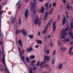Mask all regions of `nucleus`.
<instances>
[{
    "instance_id": "f257e3e1",
    "label": "nucleus",
    "mask_w": 73,
    "mask_h": 73,
    "mask_svg": "<svg viewBox=\"0 0 73 73\" xmlns=\"http://www.w3.org/2000/svg\"><path fill=\"white\" fill-rule=\"evenodd\" d=\"M18 49L19 51V55L20 57L21 58L22 61H23V62H24V57H25V56L24 55L22 56V54H23L24 53V51H25V50H23L22 51H21V48H20V47H19L18 46Z\"/></svg>"
},
{
    "instance_id": "f03ea898",
    "label": "nucleus",
    "mask_w": 73,
    "mask_h": 73,
    "mask_svg": "<svg viewBox=\"0 0 73 73\" xmlns=\"http://www.w3.org/2000/svg\"><path fill=\"white\" fill-rule=\"evenodd\" d=\"M52 19H50L48 23L47 24L46 27H45V29L43 31L42 33L43 34H45L46 31H47V29H48V28L49 27V25L52 24Z\"/></svg>"
},
{
    "instance_id": "7ed1b4c3",
    "label": "nucleus",
    "mask_w": 73,
    "mask_h": 73,
    "mask_svg": "<svg viewBox=\"0 0 73 73\" xmlns=\"http://www.w3.org/2000/svg\"><path fill=\"white\" fill-rule=\"evenodd\" d=\"M33 3L31 2V8L32 11H33V9H34L36 7V0H33Z\"/></svg>"
},
{
    "instance_id": "20e7f679",
    "label": "nucleus",
    "mask_w": 73,
    "mask_h": 73,
    "mask_svg": "<svg viewBox=\"0 0 73 73\" xmlns=\"http://www.w3.org/2000/svg\"><path fill=\"white\" fill-rule=\"evenodd\" d=\"M66 48L64 47L63 46H62L60 48V52H65L66 51Z\"/></svg>"
},
{
    "instance_id": "39448f33",
    "label": "nucleus",
    "mask_w": 73,
    "mask_h": 73,
    "mask_svg": "<svg viewBox=\"0 0 73 73\" xmlns=\"http://www.w3.org/2000/svg\"><path fill=\"white\" fill-rule=\"evenodd\" d=\"M32 70H33V71L34 70H36V67L34 66L32 68H30L29 71V72L30 73H33Z\"/></svg>"
},
{
    "instance_id": "423d86ee",
    "label": "nucleus",
    "mask_w": 73,
    "mask_h": 73,
    "mask_svg": "<svg viewBox=\"0 0 73 73\" xmlns=\"http://www.w3.org/2000/svg\"><path fill=\"white\" fill-rule=\"evenodd\" d=\"M5 55H3V57L1 60V62H3L5 66H6V64H5Z\"/></svg>"
},
{
    "instance_id": "0eeeda50",
    "label": "nucleus",
    "mask_w": 73,
    "mask_h": 73,
    "mask_svg": "<svg viewBox=\"0 0 73 73\" xmlns=\"http://www.w3.org/2000/svg\"><path fill=\"white\" fill-rule=\"evenodd\" d=\"M21 32L23 35L24 36H27V33L26 31V30L24 29L21 31Z\"/></svg>"
},
{
    "instance_id": "6e6552de",
    "label": "nucleus",
    "mask_w": 73,
    "mask_h": 73,
    "mask_svg": "<svg viewBox=\"0 0 73 73\" xmlns=\"http://www.w3.org/2000/svg\"><path fill=\"white\" fill-rule=\"evenodd\" d=\"M45 63H46L45 62V61H43L40 64L39 66L40 67V68L42 69V66H43L44 65V64H45Z\"/></svg>"
},
{
    "instance_id": "1a4fd4ad",
    "label": "nucleus",
    "mask_w": 73,
    "mask_h": 73,
    "mask_svg": "<svg viewBox=\"0 0 73 73\" xmlns=\"http://www.w3.org/2000/svg\"><path fill=\"white\" fill-rule=\"evenodd\" d=\"M44 61H45V62H46V60H50V57H49V56H44Z\"/></svg>"
},
{
    "instance_id": "9d476101",
    "label": "nucleus",
    "mask_w": 73,
    "mask_h": 73,
    "mask_svg": "<svg viewBox=\"0 0 73 73\" xmlns=\"http://www.w3.org/2000/svg\"><path fill=\"white\" fill-rule=\"evenodd\" d=\"M28 10H26L25 12V18H28Z\"/></svg>"
},
{
    "instance_id": "9b49d317",
    "label": "nucleus",
    "mask_w": 73,
    "mask_h": 73,
    "mask_svg": "<svg viewBox=\"0 0 73 73\" xmlns=\"http://www.w3.org/2000/svg\"><path fill=\"white\" fill-rule=\"evenodd\" d=\"M66 17H64L62 21V25H64V24H65L66 23Z\"/></svg>"
},
{
    "instance_id": "f8f14e48",
    "label": "nucleus",
    "mask_w": 73,
    "mask_h": 73,
    "mask_svg": "<svg viewBox=\"0 0 73 73\" xmlns=\"http://www.w3.org/2000/svg\"><path fill=\"white\" fill-rule=\"evenodd\" d=\"M56 24L55 23H54L52 25L53 27V30L54 32L55 31H56V26H55Z\"/></svg>"
},
{
    "instance_id": "ddd939ff",
    "label": "nucleus",
    "mask_w": 73,
    "mask_h": 73,
    "mask_svg": "<svg viewBox=\"0 0 73 73\" xmlns=\"http://www.w3.org/2000/svg\"><path fill=\"white\" fill-rule=\"evenodd\" d=\"M27 52H30L32 51V50H33V48H27Z\"/></svg>"
},
{
    "instance_id": "4468645a",
    "label": "nucleus",
    "mask_w": 73,
    "mask_h": 73,
    "mask_svg": "<svg viewBox=\"0 0 73 73\" xmlns=\"http://www.w3.org/2000/svg\"><path fill=\"white\" fill-rule=\"evenodd\" d=\"M19 44L20 45V47H23V43L21 41V40L20 39L18 41Z\"/></svg>"
},
{
    "instance_id": "2eb2a0df",
    "label": "nucleus",
    "mask_w": 73,
    "mask_h": 73,
    "mask_svg": "<svg viewBox=\"0 0 73 73\" xmlns=\"http://www.w3.org/2000/svg\"><path fill=\"white\" fill-rule=\"evenodd\" d=\"M53 11V8H51L49 13V15H51L52 14V12Z\"/></svg>"
},
{
    "instance_id": "dca6fc26",
    "label": "nucleus",
    "mask_w": 73,
    "mask_h": 73,
    "mask_svg": "<svg viewBox=\"0 0 73 73\" xmlns=\"http://www.w3.org/2000/svg\"><path fill=\"white\" fill-rule=\"evenodd\" d=\"M16 19V17H14L13 18L11 19V23L12 24H13V23H14V22H15V19Z\"/></svg>"
},
{
    "instance_id": "f3484780",
    "label": "nucleus",
    "mask_w": 73,
    "mask_h": 73,
    "mask_svg": "<svg viewBox=\"0 0 73 73\" xmlns=\"http://www.w3.org/2000/svg\"><path fill=\"white\" fill-rule=\"evenodd\" d=\"M38 19L36 18V19L34 21V23L35 25H37L38 24Z\"/></svg>"
},
{
    "instance_id": "a211bd4d",
    "label": "nucleus",
    "mask_w": 73,
    "mask_h": 73,
    "mask_svg": "<svg viewBox=\"0 0 73 73\" xmlns=\"http://www.w3.org/2000/svg\"><path fill=\"white\" fill-rule=\"evenodd\" d=\"M48 5H49V3H47L45 5V6L46 8V10L47 11L48 9Z\"/></svg>"
},
{
    "instance_id": "6ab92c4d",
    "label": "nucleus",
    "mask_w": 73,
    "mask_h": 73,
    "mask_svg": "<svg viewBox=\"0 0 73 73\" xmlns=\"http://www.w3.org/2000/svg\"><path fill=\"white\" fill-rule=\"evenodd\" d=\"M45 11V8L44 7H41V13H44Z\"/></svg>"
},
{
    "instance_id": "aec40b11",
    "label": "nucleus",
    "mask_w": 73,
    "mask_h": 73,
    "mask_svg": "<svg viewBox=\"0 0 73 73\" xmlns=\"http://www.w3.org/2000/svg\"><path fill=\"white\" fill-rule=\"evenodd\" d=\"M62 66H63V64L62 63L60 64L58 66V68L59 69H61L62 68Z\"/></svg>"
},
{
    "instance_id": "412c9836",
    "label": "nucleus",
    "mask_w": 73,
    "mask_h": 73,
    "mask_svg": "<svg viewBox=\"0 0 73 73\" xmlns=\"http://www.w3.org/2000/svg\"><path fill=\"white\" fill-rule=\"evenodd\" d=\"M70 26L71 29H72L73 28V23H72V22L70 23Z\"/></svg>"
},
{
    "instance_id": "4be33fe9",
    "label": "nucleus",
    "mask_w": 73,
    "mask_h": 73,
    "mask_svg": "<svg viewBox=\"0 0 73 73\" xmlns=\"http://www.w3.org/2000/svg\"><path fill=\"white\" fill-rule=\"evenodd\" d=\"M48 13L49 12L48 11H47L45 12L44 16V17H45V18H46V17H47V16L48 15Z\"/></svg>"
},
{
    "instance_id": "5701e85b",
    "label": "nucleus",
    "mask_w": 73,
    "mask_h": 73,
    "mask_svg": "<svg viewBox=\"0 0 73 73\" xmlns=\"http://www.w3.org/2000/svg\"><path fill=\"white\" fill-rule=\"evenodd\" d=\"M69 41V39L68 38L67 39H65L63 40L64 42H68Z\"/></svg>"
},
{
    "instance_id": "b1692460",
    "label": "nucleus",
    "mask_w": 73,
    "mask_h": 73,
    "mask_svg": "<svg viewBox=\"0 0 73 73\" xmlns=\"http://www.w3.org/2000/svg\"><path fill=\"white\" fill-rule=\"evenodd\" d=\"M21 32V31L20 30H17L15 31V33L16 35H18L19 33H20Z\"/></svg>"
},
{
    "instance_id": "393cba45",
    "label": "nucleus",
    "mask_w": 73,
    "mask_h": 73,
    "mask_svg": "<svg viewBox=\"0 0 73 73\" xmlns=\"http://www.w3.org/2000/svg\"><path fill=\"white\" fill-rule=\"evenodd\" d=\"M0 35L1 37H3V36H4V34H3V33L1 32V27H0Z\"/></svg>"
},
{
    "instance_id": "a878e982",
    "label": "nucleus",
    "mask_w": 73,
    "mask_h": 73,
    "mask_svg": "<svg viewBox=\"0 0 73 73\" xmlns=\"http://www.w3.org/2000/svg\"><path fill=\"white\" fill-rule=\"evenodd\" d=\"M26 58L27 62H30V59H29V58L28 57H26Z\"/></svg>"
},
{
    "instance_id": "bb28decb",
    "label": "nucleus",
    "mask_w": 73,
    "mask_h": 73,
    "mask_svg": "<svg viewBox=\"0 0 73 73\" xmlns=\"http://www.w3.org/2000/svg\"><path fill=\"white\" fill-rule=\"evenodd\" d=\"M63 36H67V35H68V33H67V32L65 31L63 33Z\"/></svg>"
},
{
    "instance_id": "cd10ccee",
    "label": "nucleus",
    "mask_w": 73,
    "mask_h": 73,
    "mask_svg": "<svg viewBox=\"0 0 73 73\" xmlns=\"http://www.w3.org/2000/svg\"><path fill=\"white\" fill-rule=\"evenodd\" d=\"M72 49H73V46L71 47L69 50V54H70L71 53V50H72Z\"/></svg>"
},
{
    "instance_id": "c85d7f7f",
    "label": "nucleus",
    "mask_w": 73,
    "mask_h": 73,
    "mask_svg": "<svg viewBox=\"0 0 73 73\" xmlns=\"http://www.w3.org/2000/svg\"><path fill=\"white\" fill-rule=\"evenodd\" d=\"M37 43L39 44H42V41L41 40H38L37 41Z\"/></svg>"
},
{
    "instance_id": "c756f323",
    "label": "nucleus",
    "mask_w": 73,
    "mask_h": 73,
    "mask_svg": "<svg viewBox=\"0 0 73 73\" xmlns=\"http://www.w3.org/2000/svg\"><path fill=\"white\" fill-rule=\"evenodd\" d=\"M52 65H53L55 63V59L53 58L52 60Z\"/></svg>"
},
{
    "instance_id": "7c9ffc66",
    "label": "nucleus",
    "mask_w": 73,
    "mask_h": 73,
    "mask_svg": "<svg viewBox=\"0 0 73 73\" xmlns=\"http://www.w3.org/2000/svg\"><path fill=\"white\" fill-rule=\"evenodd\" d=\"M28 37L30 38H33V35H29L28 36Z\"/></svg>"
},
{
    "instance_id": "2f4dec72",
    "label": "nucleus",
    "mask_w": 73,
    "mask_h": 73,
    "mask_svg": "<svg viewBox=\"0 0 73 73\" xmlns=\"http://www.w3.org/2000/svg\"><path fill=\"white\" fill-rule=\"evenodd\" d=\"M68 31V27H67L64 30H63V32H66Z\"/></svg>"
},
{
    "instance_id": "473e14b6",
    "label": "nucleus",
    "mask_w": 73,
    "mask_h": 73,
    "mask_svg": "<svg viewBox=\"0 0 73 73\" xmlns=\"http://www.w3.org/2000/svg\"><path fill=\"white\" fill-rule=\"evenodd\" d=\"M40 61H38L36 63V66L37 67H38V66L40 65Z\"/></svg>"
},
{
    "instance_id": "72a5a7b5",
    "label": "nucleus",
    "mask_w": 73,
    "mask_h": 73,
    "mask_svg": "<svg viewBox=\"0 0 73 73\" xmlns=\"http://www.w3.org/2000/svg\"><path fill=\"white\" fill-rule=\"evenodd\" d=\"M45 67H46V68H48V65L46 64H45L43 66H42V68H45Z\"/></svg>"
},
{
    "instance_id": "f704fd0d",
    "label": "nucleus",
    "mask_w": 73,
    "mask_h": 73,
    "mask_svg": "<svg viewBox=\"0 0 73 73\" xmlns=\"http://www.w3.org/2000/svg\"><path fill=\"white\" fill-rule=\"evenodd\" d=\"M45 52L46 54H49V50H47Z\"/></svg>"
},
{
    "instance_id": "c9c22d12",
    "label": "nucleus",
    "mask_w": 73,
    "mask_h": 73,
    "mask_svg": "<svg viewBox=\"0 0 73 73\" xmlns=\"http://www.w3.org/2000/svg\"><path fill=\"white\" fill-rule=\"evenodd\" d=\"M68 34L69 36H70L73 35V33L72 32H69L68 33Z\"/></svg>"
},
{
    "instance_id": "e433bc0d",
    "label": "nucleus",
    "mask_w": 73,
    "mask_h": 73,
    "mask_svg": "<svg viewBox=\"0 0 73 73\" xmlns=\"http://www.w3.org/2000/svg\"><path fill=\"white\" fill-rule=\"evenodd\" d=\"M66 8L68 10H70V7L69 6L68 4H67L66 5Z\"/></svg>"
},
{
    "instance_id": "4c0bfd02",
    "label": "nucleus",
    "mask_w": 73,
    "mask_h": 73,
    "mask_svg": "<svg viewBox=\"0 0 73 73\" xmlns=\"http://www.w3.org/2000/svg\"><path fill=\"white\" fill-rule=\"evenodd\" d=\"M21 2V1L20 0H19L18 2H17V3L16 4V6H17V5H19L20 4V2Z\"/></svg>"
},
{
    "instance_id": "58836bf2",
    "label": "nucleus",
    "mask_w": 73,
    "mask_h": 73,
    "mask_svg": "<svg viewBox=\"0 0 73 73\" xmlns=\"http://www.w3.org/2000/svg\"><path fill=\"white\" fill-rule=\"evenodd\" d=\"M4 11H3V10H0V14L1 15H3V12H4Z\"/></svg>"
},
{
    "instance_id": "ea45409f",
    "label": "nucleus",
    "mask_w": 73,
    "mask_h": 73,
    "mask_svg": "<svg viewBox=\"0 0 73 73\" xmlns=\"http://www.w3.org/2000/svg\"><path fill=\"white\" fill-rule=\"evenodd\" d=\"M35 57V56L34 55H31V59H34Z\"/></svg>"
},
{
    "instance_id": "a19ab883",
    "label": "nucleus",
    "mask_w": 73,
    "mask_h": 73,
    "mask_svg": "<svg viewBox=\"0 0 73 73\" xmlns=\"http://www.w3.org/2000/svg\"><path fill=\"white\" fill-rule=\"evenodd\" d=\"M35 62H36V60H34L31 61L32 64H34Z\"/></svg>"
},
{
    "instance_id": "79ce46f5",
    "label": "nucleus",
    "mask_w": 73,
    "mask_h": 73,
    "mask_svg": "<svg viewBox=\"0 0 73 73\" xmlns=\"http://www.w3.org/2000/svg\"><path fill=\"white\" fill-rule=\"evenodd\" d=\"M19 24H21V19H19Z\"/></svg>"
},
{
    "instance_id": "37998d69",
    "label": "nucleus",
    "mask_w": 73,
    "mask_h": 73,
    "mask_svg": "<svg viewBox=\"0 0 73 73\" xmlns=\"http://www.w3.org/2000/svg\"><path fill=\"white\" fill-rule=\"evenodd\" d=\"M0 70L1 71H3V68H2V67H1V66H0Z\"/></svg>"
},
{
    "instance_id": "c03bdc74",
    "label": "nucleus",
    "mask_w": 73,
    "mask_h": 73,
    "mask_svg": "<svg viewBox=\"0 0 73 73\" xmlns=\"http://www.w3.org/2000/svg\"><path fill=\"white\" fill-rule=\"evenodd\" d=\"M2 49L3 51V52H2V55H4V50L3 49V47H2Z\"/></svg>"
},
{
    "instance_id": "a18cd8bd",
    "label": "nucleus",
    "mask_w": 73,
    "mask_h": 73,
    "mask_svg": "<svg viewBox=\"0 0 73 73\" xmlns=\"http://www.w3.org/2000/svg\"><path fill=\"white\" fill-rule=\"evenodd\" d=\"M66 37L64 36L63 35H62L61 36V38H62V39H64V38H65Z\"/></svg>"
},
{
    "instance_id": "49530a36",
    "label": "nucleus",
    "mask_w": 73,
    "mask_h": 73,
    "mask_svg": "<svg viewBox=\"0 0 73 73\" xmlns=\"http://www.w3.org/2000/svg\"><path fill=\"white\" fill-rule=\"evenodd\" d=\"M21 8V5H19L17 7V9H20Z\"/></svg>"
},
{
    "instance_id": "de8ad7c7",
    "label": "nucleus",
    "mask_w": 73,
    "mask_h": 73,
    "mask_svg": "<svg viewBox=\"0 0 73 73\" xmlns=\"http://www.w3.org/2000/svg\"><path fill=\"white\" fill-rule=\"evenodd\" d=\"M36 11L35 10H34L33 11V15H35V13H36Z\"/></svg>"
},
{
    "instance_id": "09e8293b",
    "label": "nucleus",
    "mask_w": 73,
    "mask_h": 73,
    "mask_svg": "<svg viewBox=\"0 0 73 73\" xmlns=\"http://www.w3.org/2000/svg\"><path fill=\"white\" fill-rule=\"evenodd\" d=\"M56 52V50H54L53 52V54L54 56L55 55V53Z\"/></svg>"
},
{
    "instance_id": "8fccbe9b",
    "label": "nucleus",
    "mask_w": 73,
    "mask_h": 73,
    "mask_svg": "<svg viewBox=\"0 0 73 73\" xmlns=\"http://www.w3.org/2000/svg\"><path fill=\"white\" fill-rule=\"evenodd\" d=\"M60 15H58V17H57V18L58 20H60Z\"/></svg>"
},
{
    "instance_id": "3c124183",
    "label": "nucleus",
    "mask_w": 73,
    "mask_h": 73,
    "mask_svg": "<svg viewBox=\"0 0 73 73\" xmlns=\"http://www.w3.org/2000/svg\"><path fill=\"white\" fill-rule=\"evenodd\" d=\"M44 41H47V39L46 38H44Z\"/></svg>"
},
{
    "instance_id": "603ef678",
    "label": "nucleus",
    "mask_w": 73,
    "mask_h": 73,
    "mask_svg": "<svg viewBox=\"0 0 73 73\" xmlns=\"http://www.w3.org/2000/svg\"><path fill=\"white\" fill-rule=\"evenodd\" d=\"M49 8H51V7H52V4H51V3H50L49 4Z\"/></svg>"
},
{
    "instance_id": "864d4df0",
    "label": "nucleus",
    "mask_w": 73,
    "mask_h": 73,
    "mask_svg": "<svg viewBox=\"0 0 73 73\" xmlns=\"http://www.w3.org/2000/svg\"><path fill=\"white\" fill-rule=\"evenodd\" d=\"M56 4L55 3H53L52 4V5H53L54 7H55V6H56Z\"/></svg>"
},
{
    "instance_id": "5fc2aeb1",
    "label": "nucleus",
    "mask_w": 73,
    "mask_h": 73,
    "mask_svg": "<svg viewBox=\"0 0 73 73\" xmlns=\"http://www.w3.org/2000/svg\"><path fill=\"white\" fill-rule=\"evenodd\" d=\"M40 25H41V22H38V26H40Z\"/></svg>"
},
{
    "instance_id": "6e6d98bb",
    "label": "nucleus",
    "mask_w": 73,
    "mask_h": 73,
    "mask_svg": "<svg viewBox=\"0 0 73 73\" xmlns=\"http://www.w3.org/2000/svg\"><path fill=\"white\" fill-rule=\"evenodd\" d=\"M46 47L45 46L44 47V51H46Z\"/></svg>"
},
{
    "instance_id": "4d7b16f0",
    "label": "nucleus",
    "mask_w": 73,
    "mask_h": 73,
    "mask_svg": "<svg viewBox=\"0 0 73 73\" xmlns=\"http://www.w3.org/2000/svg\"><path fill=\"white\" fill-rule=\"evenodd\" d=\"M50 46H51V47H52V46H53V43H50Z\"/></svg>"
},
{
    "instance_id": "13d9d810",
    "label": "nucleus",
    "mask_w": 73,
    "mask_h": 73,
    "mask_svg": "<svg viewBox=\"0 0 73 73\" xmlns=\"http://www.w3.org/2000/svg\"><path fill=\"white\" fill-rule=\"evenodd\" d=\"M63 1L64 4L66 3V0H63Z\"/></svg>"
},
{
    "instance_id": "bf43d9fd",
    "label": "nucleus",
    "mask_w": 73,
    "mask_h": 73,
    "mask_svg": "<svg viewBox=\"0 0 73 73\" xmlns=\"http://www.w3.org/2000/svg\"><path fill=\"white\" fill-rule=\"evenodd\" d=\"M38 46H38V45H36L35 46L36 48H38Z\"/></svg>"
},
{
    "instance_id": "052dcab7",
    "label": "nucleus",
    "mask_w": 73,
    "mask_h": 73,
    "mask_svg": "<svg viewBox=\"0 0 73 73\" xmlns=\"http://www.w3.org/2000/svg\"><path fill=\"white\" fill-rule=\"evenodd\" d=\"M58 45L60 46V45H61V43L59 42H58Z\"/></svg>"
},
{
    "instance_id": "680f3d73",
    "label": "nucleus",
    "mask_w": 73,
    "mask_h": 73,
    "mask_svg": "<svg viewBox=\"0 0 73 73\" xmlns=\"http://www.w3.org/2000/svg\"><path fill=\"white\" fill-rule=\"evenodd\" d=\"M31 65V66H35V65H34L33 63H32Z\"/></svg>"
},
{
    "instance_id": "e2e57ef3",
    "label": "nucleus",
    "mask_w": 73,
    "mask_h": 73,
    "mask_svg": "<svg viewBox=\"0 0 73 73\" xmlns=\"http://www.w3.org/2000/svg\"><path fill=\"white\" fill-rule=\"evenodd\" d=\"M2 44H3V41H1V42H0V45H2Z\"/></svg>"
},
{
    "instance_id": "0e129e2a",
    "label": "nucleus",
    "mask_w": 73,
    "mask_h": 73,
    "mask_svg": "<svg viewBox=\"0 0 73 73\" xmlns=\"http://www.w3.org/2000/svg\"><path fill=\"white\" fill-rule=\"evenodd\" d=\"M70 54L71 56L72 55H73V52H72L71 53H70V54Z\"/></svg>"
},
{
    "instance_id": "69168bd1",
    "label": "nucleus",
    "mask_w": 73,
    "mask_h": 73,
    "mask_svg": "<svg viewBox=\"0 0 73 73\" xmlns=\"http://www.w3.org/2000/svg\"><path fill=\"white\" fill-rule=\"evenodd\" d=\"M38 36H40V32H38Z\"/></svg>"
},
{
    "instance_id": "338daca9",
    "label": "nucleus",
    "mask_w": 73,
    "mask_h": 73,
    "mask_svg": "<svg viewBox=\"0 0 73 73\" xmlns=\"http://www.w3.org/2000/svg\"><path fill=\"white\" fill-rule=\"evenodd\" d=\"M29 0H25V1L26 3H28V1H29Z\"/></svg>"
},
{
    "instance_id": "774afa93",
    "label": "nucleus",
    "mask_w": 73,
    "mask_h": 73,
    "mask_svg": "<svg viewBox=\"0 0 73 73\" xmlns=\"http://www.w3.org/2000/svg\"><path fill=\"white\" fill-rule=\"evenodd\" d=\"M71 38L72 39H73V35H71Z\"/></svg>"
}]
</instances>
